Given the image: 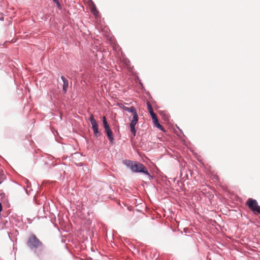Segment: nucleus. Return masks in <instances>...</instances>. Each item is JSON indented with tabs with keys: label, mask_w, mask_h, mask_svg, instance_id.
<instances>
[{
	"label": "nucleus",
	"mask_w": 260,
	"mask_h": 260,
	"mask_svg": "<svg viewBox=\"0 0 260 260\" xmlns=\"http://www.w3.org/2000/svg\"><path fill=\"white\" fill-rule=\"evenodd\" d=\"M129 62H129V61L128 60H126L125 61V64H126V65H128V63H129Z\"/></svg>",
	"instance_id": "obj_21"
},
{
	"label": "nucleus",
	"mask_w": 260,
	"mask_h": 260,
	"mask_svg": "<svg viewBox=\"0 0 260 260\" xmlns=\"http://www.w3.org/2000/svg\"><path fill=\"white\" fill-rule=\"evenodd\" d=\"M140 85L141 87H142V88H144V86H143V84H142L141 82H140Z\"/></svg>",
	"instance_id": "obj_23"
},
{
	"label": "nucleus",
	"mask_w": 260,
	"mask_h": 260,
	"mask_svg": "<svg viewBox=\"0 0 260 260\" xmlns=\"http://www.w3.org/2000/svg\"><path fill=\"white\" fill-rule=\"evenodd\" d=\"M26 193H27V194H29V192H28V191L27 189H26Z\"/></svg>",
	"instance_id": "obj_26"
},
{
	"label": "nucleus",
	"mask_w": 260,
	"mask_h": 260,
	"mask_svg": "<svg viewBox=\"0 0 260 260\" xmlns=\"http://www.w3.org/2000/svg\"><path fill=\"white\" fill-rule=\"evenodd\" d=\"M80 260H84V259L83 258H80ZM89 260H92V258H90V259Z\"/></svg>",
	"instance_id": "obj_27"
},
{
	"label": "nucleus",
	"mask_w": 260,
	"mask_h": 260,
	"mask_svg": "<svg viewBox=\"0 0 260 260\" xmlns=\"http://www.w3.org/2000/svg\"><path fill=\"white\" fill-rule=\"evenodd\" d=\"M161 115L162 118L165 120H167V121L169 120L170 116L169 115L168 113H167L166 112H165V111L161 112Z\"/></svg>",
	"instance_id": "obj_11"
},
{
	"label": "nucleus",
	"mask_w": 260,
	"mask_h": 260,
	"mask_svg": "<svg viewBox=\"0 0 260 260\" xmlns=\"http://www.w3.org/2000/svg\"><path fill=\"white\" fill-rule=\"evenodd\" d=\"M149 99H152V96H150Z\"/></svg>",
	"instance_id": "obj_28"
},
{
	"label": "nucleus",
	"mask_w": 260,
	"mask_h": 260,
	"mask_svg": "<svg viewBox=\"0 0 260 260\" xmlns=\"http://www.w3.org/2000/svg\"><path fill=\"white\" fill-rule=\"evenodd\" d=\"M155 260H157V257H156V258L155 259Z\"/></svg>",
	"instance_id": "obj_30"
},
{
	"label": "nucleus",
	"mask_w": 260,
	"mask_h": 260,
	"mask_svg": "<svg viewBox=\"0 0 260 260\" xmlns=\"http://www.w3.org/2000/svg\"><path fill=\"white\" fill-rule=\"evenodd\" d=\"M60 78L63 82L62 92L63 94H66L67 92V88L69 87V81L63 76H61Z\"/></svg>",
	"instance_id": "obj_7"
},
{
	"label": "nucleus",
	"mask_w": 260,
	"mask_h": 260,
	"mask_svg": "<svg viewBox=\"0 0 260 260\" xmlns=\"http://www.w3.org/2000/svg\"><path fill=\"white\" fill-rule=\"evenodd\" d=\"M53 2L55 3L56 4H57L58 3H59L58 0H53Z\"/></svg>",
	"instance_id": "obj_20"
},
{
	"label": "nucleus",
	"mask_w": 260,
	"mask_h": 260,
	"mask_svg": "<svg viewBox=\"0 0 260 260\" xmlns=\"http://www.w3.org/2000/svg\"><path fill=\"white\" fill-rule=\"evenodd\" d=\"M152 122H153L154 125L155 126V127H156V128H157L158 129H159V130H160L162 132L165 131L164 127L159 123V122L158 121V119L157 116L152 118Z\"/></svg>",
	"instance_id": "obj_6"
},
{
	"label": "nucleus",
	"mask_w": 260,
	"mask_h": 260,
	"mask_svg": "<svg viewBox=\"0 0 260 260\" xmlns=\"http://www.w3.org/2000/svg\"><path fill=\"white\" fill-rule=\"evenodd\" d=\"M89 120L92 125V129L93 132V134L96 137H99L101 136V133L99 130V125L96 122L93 115H91L89 118Z\"/></svg>",
	"instance_id": "obj_4"
},
{
	"label": "nucleus",
	"mask_w": 260,
	"mask_h": 260,
	"mask_svg": "<svg viewBox=\"0 0 260 260\" xmlns=\"http://www.w3.org/2000/svg\"><path fill=\"white\" fill-rule=\"evenodd\" d=\"M177 129H178L180 132L182 133V131L179 128V127L177 126Z\"/></svg>",
	"instance_id": "obj_25"
},
{
	"label": "nucleus",
	"mask_w": 260,
	"mask_h": 260,
	"mask_svg": "<svg viewBox=\"0 0 260 260\" xmlns=\"http://www.w3.org/2000/svg\"><path fill=\"white\" fill-rule=\"evenodd\" d=\"M117 106L122 109L123 110H124V108H127V107L125 106L124 105H123L121 103H117Z\"/></svg>",
	"instance_id": "obj_17"
},
{
	"label": "nucleus",
	"mask_w": 260,
	"mask_h": 260,
	"mask_svg": "<svg viewBox=\"0 0 260 260\" xmlns=\"http://www.w3.org/2000/svg\"><path fill=\"white\" fill-rule=\"evenodd\" d=\"M123 163L125 166L128 168L131 171L135 173H140L147 176V178L149 180H152L154 176L151 175L148 172L147 168L140 162L133 161L130 160H125Z\"/></svg>",
	"instance_id": "obj_1"
},
{
	"label": "nucleus",
	"mask_w": 260,
	"mask_h": 260,
	"mask_svg": "<svg viewBox=\"0 0 260 260\" xmlns=\"http://www.w3.org/2000/svg\"><path fill=\"white\" fill-rule=\"evenodd\" d=\"M53 2L55 3L56 4H57L58 3H59L58 0H53Z\"/></svg>",
	"instance_id": "obj_19"
},
{
	"label": "nucleus",
	"mask_w": 260,
	"mask_h": 260,
	"mask_svg": "<svg viewBox=\"0 0 260 260\" xmlns=\"http://www.w3.org/2000/svg\"><path fill=\"white\" fill-rule=\"evenodd\" d=\"M102 122H103V126H104V128H107L108 127H110V125H109V123L107 122V119H106V117H105V116L103 117V118H102Z\"/></svg>",
	"instance_id": "obj_12"
},
{
	"label": "nucleus",
	"mask_w": 260,
	"mask_h": 260,
	"mask_svg": "<svg viewBox=\"0 0 260 260\" xmlns=\"http://www.w3.org/2000/svg\"><path fill=\"white\" fill-rule=\"evenodd\" d=\"M138 120H139L138 115L137 114V112H135V113L133 114V118L131 120L134 121H137L138 122Z\"/></svg>",
	"instance_id": "obj_13"
},
{
	"label": "nucleus",
	"mask_w": 260,
	"mask_h": 260,
	"mask_svg": "<svg viewBox=\"0 0 260 260\" xmlns=\"http://www.w3.org/2000/svg\"><path fill=\"white\" fill-rule=\"evenodd\" d=\"M146 104H147V107L148 111L151 117V118L157 116L155 114V113L153 111L152 107L149 101H148V102H147Z\"/></svg>",
	"instance_id": "obj_9"
},
{
	"label": "nucleus",
	"mask_w": 260,
	"mask_h": 260,
	"mask_svg": "<svg viewBox=\"0 0 260 260\" xmlns=\"http://www.w3.org/2000/svg\"><path fill=\"white\" fill-rule=\"evenodd\" d=\"M104 129L110 144L111 145H113L114 144V139L113 137V132L111 129L110 128V127H108Z\"/></svg>",
	"instance_id": "obj_5"
},
{
	"label": "nucleus",
	"mask_w": 260,
	"mask_h": 260,
	"mask_svg": "<svg viewBox=\"0 0 260 260\" xmlns=\"http://www.w3.org/2000/svg\"><path fill=\"white\" fill-rule=\"evenodd\" d=\"M56 6H57V8L59 10H61L62 9V7H61V6L60 3H58V4H56Z\"/></svg>",
	"instance_id": "obj_18"
},
{
	"label": "nucleus",
	"mask_w": 260,
	"mask_h": 260,
	"mask_svg": "<svg viewBox=\"0 0 260 260\" xmlns=\"http://www.w3.org/2000/svg\"><path fill=\"white\" fill-rule=\"evenodd\" d=\"M6 179V176L2 172L0 171V184L3 182V181Z\"/></svg>",
	"instance_id": "obj_14"
},
{
	"label": "nucleus",
	"mask_w": 260,
	"mask_h": 260,
	"mask_svg": "<svg viewBox=\"0 0 260 260\" xmlns=\"http://www.w3.org/2000/svg\"><path fill=\"white\" fill-rule=\"evenodd\" d=\"M91 3L90 11L91 13L95 17H97L99 14V12L96 9V6L92 0H90Z\"/></svg>",
	"instance_id": "obj_8"
},
{
	"label": "nucleus",
	"mask_w": 260,
	"mask_h": 260,
	"mask_svg": "<svg viewBox=\"0 0 260 260\" xmlns=\"http://www.w3.org/2000/svg\"><path fill=\"white\" fill-rule=\"evenodd\" d=\"M26 245L30 250L34 252L38 256L42 255L44 253L45 246L34 234H31L29 236Z\"/></svg>",
	"instance_id": "obj_2"
},
{
	"label": "nucleus",
	"mask_w": 260,
	"mask_h": 260,
	"mask_svg": "<svg viewBox=\"0 0 260 260\" xmlns=\"http://www.w3.org/2000/svg\"><path fill=\"white\" fill-rule=\"evenodd\" d=\"M131 128V132L133 134V137L131 138V139H132L136 135V130L135 127H130Z\"/></svg>",
	"instance_id": "obj_15"
},
{
	"label": "nucleus",
	"mask_w": 260,
	"mask_h": 260,
	"mask_svg": "<svg viewBox=\"0 0 260 260\" xmlns=\"http://www.w3.org/2000/svg\"><path fill=\"white\" fill-rule=\"evenodd\" d=\"M248 208L254 214L260 215V206L258 204L257 201L252 198H249L246 202Z\"/></svg>",
	"instance_id": "obj_3"
},
{
	"label": "nucleus",
	"mask_w": 260,
	"mask_h": 260,
	"mask_svg": "<svg viewBox=\"0 0 260 260\" xmlns=\"http://www.w3.org/2000/svg\"><path fill=\"white\" fill-rule=\"evenodd\" d=\"M134 250L136 251L137 252L138 251V249L135 247H134Z\"/></svg>",
	"instance_id": "obj_24"
},
{
	"label": "nucleus",
	"mask_w": 260,
	"mask_h": 260,
	"mask_svg": "<svg viewBox=\"0 0 260 260\" xmlns=\"http://www.w3.org/2000/svg\"><path fill=\"white\" fill-rule=\"evenodd\" d=\"M124 111L132 113V114L136 111L135 108L134 106H131L130 107L124 108Z\"/></svg>",
	"instance_id": "obj_10"
},
{
	"label": "nucleus",
	"mask_w": 260,
	"mask_h": 260,
	"mask_svg": "<svg viewBox=\"0 0 260 260\" xmlns=\"http://www.w3.org/2000/svg\"><path fill=\"white\" fill-rule=\"evenodd\" d=\"M137 123L138 122L137 121L131 120L129 124L130 127H135V126L137 124Z\"/></svg>",
	"instance_id": "obj_16"
},
{
	"label": "nucleus",
	"mask_w": 260,
	"mask_h": 260,
	"mask_svg": "<svg viewBox=\"0 0 260 260\" xmlns=\"http://www.w3.org/2000/svg\"><path fill=\"white\" fill-rule=\"evenodd\" d=\"M8 234H9V233H8ZM9 235V237L10 238H11L10 236L9 235Z\"/></svg>",
	"instance_id": "obj_29"
},
{
	"label": "nucleus",
	"mask_w": 260,
	"mask_h": 260,
	"mask_svg": "<svg viewBox=\"0 0 260 260\" xmlns=\"http://www.w3.org/2000/svg\"><path fill=\"white\" fill-rule=\"evenodd\" d=\"M26 183H27V188L29 187V185H28V180H26Z\"/></svg>",
	"instance_id": "obj_22"
}]
</instances>
